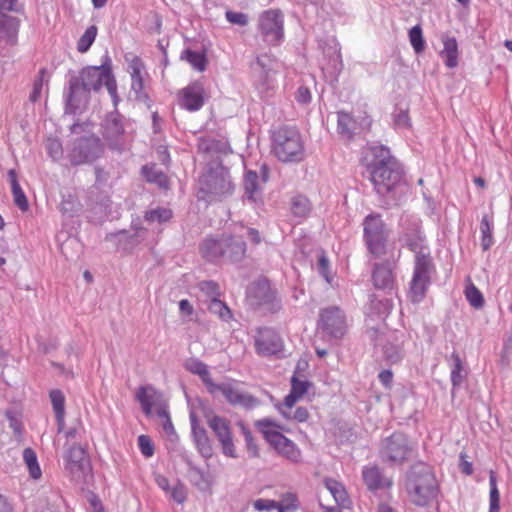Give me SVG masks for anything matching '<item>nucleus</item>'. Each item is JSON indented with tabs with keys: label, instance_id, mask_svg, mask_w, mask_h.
Returning a JSON list of instances; mask_svg holds the SVG:
<instances>
[{
	"label": "nucleus",
	"instance_id": "f257e3e1",
	"mask_svg": "<svg viewBox=\"0 0 512 512\" xmlns=\"http://www.w3.org/2000/svg\"><path fill=\"white\" fill-rule=\"evenodd\" d=\"M365 161L369 179L378 194L385 195L400 184L403 172L388 148L384 146L370 148Z\"/></svg>",
	"mask_w": 512,
	"mask_h": 512
},
{
	"label": "nucleus",
	"instance_id": "f03ea898",
	"mask_svg": "<svg viewBox=\"0 0 512 512\" xmlns=\"http://www.w3.org/2000/svg\"><path fill=\"white\" fill-rule=\"evenodd\" d=\"M256 428L264 440L278 456L291 463H300L303 459L302 451L298 445L283 434V426L270 418L256 421Z\"/></svg>",
	"mask_w": 512,
	"mask_h": 512
},
{
	"label": "nucleus",
	"instance_id": "7ed1b4c3",
	"mask_svg": "<svg viewBox=\"0 0 512 512\" xmlns=\"http://www.w3.org/2000/svg\"><path fill=\"white\" fill-rule=\"evenodd\" d=\"M233 190L228 169L221 162L213 161L199 179L197 196L200 200L212 201L232 194Z\"/></svg>",
	"mask_w": 512,
	"mask_h": 512
},
{
	"label": "nucleus",
	"instance_id": "20e7f679",
	"mask_svg": "<svg viewBox=\"0 0 512 512\" xmlns=\"http://www.w3.org/2000/svg\"><path fill=\"white\" fill-rule=\"evenodd\" d=\"M272 152L282 162H299L304 157L300 133L293 127H279L272 135Z\"/></svg>",
	"mask_w": 512,
	"mask_h": 512
},
{
	"label": "nucleus",
	"instance_id": "39448f33",
	"mask_svg": "<svg viewBox=\"0 0 512 512\" xmlns=\"http://www.w3.org/2000/svg\"><path fill=\"white\" fill-rule=\"evenodd\" d=\"M407 493L410 501L417 506H428L436 500L439 486L430 469L425 467L410 475Z\"/></svg>",
	"mask_w": 512,
	"mask_h": 512
},
{
	"label": "nucleus",
	"instance_id": "423d86ee",
	"mask_svg": "<svg viewBox=\"0 0 512 512\" xmlns=\"http://www.w3.org/2000/svg\"><path fill=\"white\" fill-rule=\"evenodd\" d=\"M363 240L374 258H382L389 252V230L380 214H369L363 221Z\"/></svg>",
	"mask_w": 512,
	"mask_h": 512
},
{
	"label": "nucleus",
	"instance_id": "0eeeda50",
	"mask_svg": "<svg viewBox=\"0 0 512 512\" xmlns=\"http://www.w3.org/2000/svg\"><path fill=\"white\" fill-rule=\"evenodd\" d=\"M80 80L83 88L87 91H98L102 85H105L111 97L115 101L117 100V83L108 57L100 66H89L82 69Z\"/></svg>",
	"mask_w": 512,
	"mask_h": 512
},
{
	"label": "nucleus",
	"instance_id": "6e6552de",
	"mask_svg": "<svg viewBox=\"0 0 512 512\" xmlns=\"http://www.w3.org/2000/svg\"><path fill=\"white\" fill-rule=\"evenodd\" d=\"M413 453L414 448L403 433L395 432L382 441L380 457L390 464L401 465L410 460Z\"/></svg>",
	"mask_w": 512,
	"mask_h": 512
},
{
	"label": "nucleus",
	"instance_id": "1a4fd4ad",
	"mask_svg": "<svg viewBox=\"0 0 512 512\" xmlns=\"http://www.w3.org/2000/svg\"><path fill=\"white\" fill-rule=\"evenodd\" d=\"M258 29L263 41L277 46L284 38V19L281 11L269 9L259 16Z\"/></svg>",
	"mask_w": 512,
	"mask_h": 512
},
{
	"label": "nucleus",
	"instance_id": "9d476101",
	"mask_svg": "<svg viewBox=\"0 0 512 512\" xmlns=\"http://www.w3.org/2000/svg\"><path fill=\"white\" fill-rule=\"evenodd\" d=\"M318 328L333 338H342L348 329L344 312L337 306L322 309L319 316Z\"/></svg>",
	"mask_w": 512,
	"mask_h": 512
},
{
	"label": "nucleus",
	"instance_id": "9b49d317",
	"mask_svg": "<svg viewBox=\"0 0 512 512\" xmlns=\"http://www.w3.org/2000/svg\"><path fill=\"white\" fill-rule=\"evenodd\" d=\"M432 270V261L424 260V258L415 261L409 291L412 302L418 303L425 297L430 284V274Z\"/></svg>",
	"mask_w": 512,
	"mask_h": 512
},
{
	"label": "nucleus",
	"instance_id": "f8f14e48",
	"mask_svg": "<svg viewBox=\"0 0 512 512\" xmlns=\"http://www.w3.org/2000/svg\"><path fill=\"white\" fill-rule=\"evenodd\" d=\"M207 424L219 441L223 454L230 458H236L237 452L229 420L218 415H211L207 416Z\"/></svg>",
	"mask_w": 512,
	"mask_h": 512
},
{
	"label": "nucleus",
	"instance_id": "ddd939ff",
	"mask_svg": "<svg viewBox=\"0 0 512 512\" xmlns=\"http://www.w3.org/2000/svg\"><path fill=\"white\" fill-rule=\"evenodd\" d=\"M205 101V89L201 82L194 81L181 89L178 93L180 107L194 112L202 108Z\"/></svg>",
	"mask_w": 512,
	"mask_h": 512
},
{
	"label": "nucleus",
	"instance_id": "4468645a",
	"mask_svg": "<svg viewBox=\"0 0 512 512\" xmlns=\"http://www.w3.org/2000/svg\"><path fill=\"white\" fill-rule=\"evenodd\" d=\"M255 349L259 355L271 356L282 351L283 342L274 330L260 328L255 338Z\"/></svg>",
	"mask_w": 512,
	"mask_h": 512
},
{
	"label": "nucleus",
	"instance_id": "2eb2a0df",
	"mask_svg": "<svg viewBox=\"0 0 512 512\" xmlns=\"http://www.w3.org/2000/svg\"><path fill=\"white\" fill-rule=\"evenodd\" d=\"M216 391L221 392L225 399L233 406L252 408L258 404L257 398L230 384H216L215 392Z\"/></svg>",
	"mask_w": 512,
	"mask_h": 512
},
{
	"label": "nucleus",
	"instance_id": "dca6fc26",
	"mask_svg": "<svg viewBox=\"0 0 512 512\" xmlns=\"http://www.w3.org/2000/svg\"><path fill=\"white\" fill-rule=\"evenodd\" d=\"M100 146L98 141H84L74 147L70 154L72 165H80L94 161L99 157Z\"/></svg>",
	"mask_w": 512,
	"mask_h": 512
},
{
	"label": "nucleus",
	"instance_id": "f3484780",
	"mask_svg": "<svg viewBox=\"0 0 512 512\" xmlns=\"http://www.w3.org/2000/svg\"><path fill=\"white\" fill-rule=\"evenodd\" d=\"M86 462L87 452L80 445H72L64 455L65 469L72 475L82 473Z\"/></svg>",
	"mask_w": 512,
	"mask_h": 512
},
{
	"label": "nucleus",
	"instance_id": "a211bd4d",
	"mask_svg": "<svg viewBox=\"0 0 512 512\" xmlns=\"http://www.w3.org/2000/svg\"><path fill=\"white\" fill-rule=\"evenodd\" d=\"M20 25L19 18L7 13H0V40L9 45H15L18 40Z\"/></svg>",
	"mask_w": 512,
	"mask_h": 512
},
{
	"label": "nucleus",
	"instance_id": "6ab92c4d",
	"mask_svg": "<svg viewBox=\"0 0 512 512\" xmlns=\"http://www.w3.org/2000/svg\"><path fill=\"white\" fill-rule=\"evenodd\" d=\"M372 282L376 289L392 290L395 286V276L389 263H377L372 272Z\"/></svg>",
	"mask_w": 512,
	"mask_h": 512
},
{
	"label": "nucleus",
	"instance_id": "aec40b11",
	"mask_svg": "<svg viewBox=\"0 0 512 512\" xmlns=\"http://www.w3.org/2000/svg\"><path fill=\"white\" fill-rule=\"evenodd\" d=\"M192 434L198 451L205 457L212 456L213 448L206 430L199 426L194 416H191Z\"/></svg>",
	"mask_w": 512,
	"mask_h": 512
},
{
	"label": "nucleus",
	"instance_id": "412c9836",
	"mask_svg": "<svg viewBox=\"0 0 512 512\" xmlns=\"http://www.w3.org/2000/svg\"><path fill=\"white\" fill-rule=\"evenodd\" d=\"M405 245L410 251L415 253V261H418L421 258H424V260L427 261H432L429 248L425 245L424 238L419 231L407 234L405 236Z\"/></svg>",
	"mask_w": 512,
	"mask_h": 512
},
{
	"label": "nucleus",
	"instance_id": "4be33fe9",
	"mask_svg": "<svg viewBox=\"0 0 512 512\" xmlns=\"http://www.w3.org/2000/svg\"><path fill=\"white\" fill-rule=\"evenodd\" d=\"M311 383L306 380H300L297 376L291 378V390L289 394L284 398L282 404H285L288 408H293L295 404L301 400L304 395L308 392Z\"/></svg>",
	"mask_w": 512,
	"mask_h": 512
},
{
	"label": "nucleus",
	"instance_id": "5701e85b",
	"mask_svg": "<svg viewBox=\"0 0 512 512\" xmlns=\"http://www.w3.org/2000/svg\"><path fill=\"white\" fill-rule=\"evenodd\" d=\"M225 244L226 236L220 239L207 238L201 245V253L210 261L217 260L221 257H225Z\"/></svg>",
	"mask_w": 512,
	"mask_h": 512
},
{
	"label": "nucleus",
	"instance_id": "b1692460",
	"mask_svg": "<svg viewBox=\"0 0 512 512\" xmlns=\"http://www.w3.org/2000/svg\"><path fill=\"white\" fill-rule=\"evenodd\" d=\"M362 476L365 484L370 490H377L392 485L391 480L382 476L381 471L376 466L364 467Z\"/></svg>",
	"mask_w": 512,
	"mask_h": 512
},
{
	"label": "nucleus",
	"instance_id": "393cba45",
	"mask_svg": "<svg viewBox=\"0 0 512 512\" xmlns=\"http://www.w3.org/2000/svg\"><path fill=\"white\" fill-rule=\"evenodd\" d=\"M443 50L440 56L443 58L445 65L452 69L458 65L459 50L456 38L450 36L442 37Z\"/></svg>",
	"mask_w": 512,
	"mask_h": 512
},
{
	"label": "nucleus",
	"instance_id": "a878e982",
	"mask_svg": "<svg viewBox=\"0 0 512 512\" xmlns=\"http://www.w3.org/2000/svg\"><path fill=\"white\" fill-rule=\"evenodd\" d=\"M8 180L11 185L14 204L23 212L29 209L27 197L22 190L17 177V172L14 169L8 171Z\"/></svg>",
	"mask_w": 512,
	"mask_h": 512
},
{
	"label": "nucleus",
	"instance_id": "bb28decb",
	"mask_svg": "<svg viewBox=\"0 0 512 512\" xmlns=\"http://www.w3.org/2000/svg\"><path fill=\"white\" fill-rule=\"evenodd\" d=\"M225 257L230 261L242 259L246 253V244L242 237L226 236Z\"/></svg>",
	"mask_w": 512,
	"mask_h": 512
},
{
	"label": "nucleus",
	"instance_id": "cd10ccee",
	"mask_svg": "<svg viewBox=\"0 0 512 512\" xmlns=\"http://www.w3.org/2000/svg\"><path fill=\"white\" fill-rule=\"evenodd\" d=\"M186 368L191 373L198 375L202 379L210 393H215L216 384L213 382L208 367L205 363L200 360H191L187 363Z\"/></svg>",
	"mask_w": 512,
	"mask_h": 512
},
{
	"label": "nucleus",
	"instance_id": "c85d7f7f",
	"mask_svg": "<svg viewBox=\"0 0 512 512\" xmlns=\"http://www.w3.org/2000/svg\"><path fill=\"white\" fill-rule=\"evenodd\" d=\"M156 396L157 391L150 385L138 388L136 392V400L140 403L141 408L146 415H150L152 413Z\"/></svg>",
	"mask_w": 512,
	"mask_h": 512
},
{
	"label": "nucleus",
	"instance_id": "c756f323",
	"mask_svg": "<svg viewBox=\"0 0 512 512\" xmlns=\"http://www.w3.org/2000/svg\"><path fill=\"white\" fill-rule=\"evenodd\" d=\"M325 487L334 498L335 502L342 508H347L350 505L349 496L344 486L334 479H326Z\"/></svg>",
	"mask_w": 512,
	"mask_h": 512
},
{
	"label": "nucleus",
	"instance_id": "7c9ffc66",
	"mask_svg": "<svg viewBox=\"0 0 512 512\" xmlns=\"http://www.w3.org/2000/svg\"><path fill=\"white\" fill-rule=\"evenodd\" d=\"M49 396L53 406V410L55 412L56 420L58 422V429L59 431H61L64 426L65 396L62 393V391L58 389L52 390Z\"/></svg>",
	"mask_w": 512,
	"mask_h": 512
},
{
	"label": "nucleus",
	"instance_id": "2f4dec72",
	"mask_svg": "<svg viewBox=\"0 0 512 512\" xmlns=\"http://www.w3.org/2000/svg\"><path fill=\"white\" fill-rule=\"evenodd\" d=\"M142 173L147 181L156 183L159 187L167 189L169 179L165 173L156 169V165H146L142 168Z\"/></svg>",
	"mask_w": 512,
	"mask_h": 512
},
{
	"label": "nucleus",
	"instance_id": "473e14b6",
	"mask_svg": "<svg viewBox=\"0 0 512 512\" xmlns=\"http://www.w3.org/2000/svg\"><path fill=\"white\" fill-rule=\"evenodd\" d=\"M278 410L286 420H293L299 423H303L306 422L309 418V412L304 407H298L293 410V408H288L285 406V404H281L278 407Z\"/></svg>",
	"mask_w": 512,
	"mask_h": 512
},
{
	"label": "nucleus",
	"instance_id": "72a5a7b5",
	"mask_svg": "<svg viewBox=\"0 0 512 512\" xmlns=\"http://www.w3.org/2000/svg\"><path fill=\"white\" fill-rule=\"evenodd\" d=\"M181 58L186 60L193 69L199 72H203L207 67V58L204 53L188 49L183 52Z\"/></svg>",
	"mask_w": 512,
	"mask_h": 512
},
{
	"label": "nucleus",
	"instance_id": "f704fd0d",
	"mask_svg": "<svg viewBox=\"0 0 512 512\" xmlns=\"http://www.w3.org/2000/svg\"><path fill=\"white\" fill-rule=\"evenodd\" d=\"M23 460L26 464L29 474L33 479H39L42 475L36 453L31 448H25L23 451Z\"/></svg>",
	"mask_w": 512,
	"mask_h": 512
},
{
	"label": "nucleus",
	"instance_id": "c9c22d12",
	"mask_svg": "<svg viewBox=\"0 0 512 512\" xmlns=\"http://www.w3.org/2000/svg\"><path fill=\"white\" fill-rule=\"evenodd\" d=\"M492 226V219L488 215H484L480 223L481 246L483 250H488L493 244Z\"/></svg>",
	"mask_w": 512,
	"mask_h": 512
},
{
	"label": "nucleus",
	"instance_id": "e433bc0d",
	"mask_svg": "<svg viewBox=\"0 0 512 512\" xmlns=\"http://www.w3.org/2000/svg\"><path fill=\"white\" fill-rule=\"evenodd\" d=\"M258 175L255 171H247L244 178L245 193L252 201H256L259 193Z\"/></svg>",
	"mask_w": 512,
	"mask_h": 512
},
{
	"label": "nucleus",
	"instance_id": "4c0bfd02",
	"mask_svg": "<svg viewBox=\"0 0 512 512\" xmlns=\"http://www.w3.org/2000/svg\"><path fill=\"white\" fill-rule=\"evenodd\" d=\"M490 486V506L489 512H499L500 510V493L497 487L496 474L493 470L489 473Z\"/></svg>",
	"mask_w": 512,
	"mask_h": 512
},
{
	"label": "nucleus",
	"instance_id": "58836bf2",
	"mask_svg": "<svg viewBox=\"0 0 512 512\" xmlns=\"http://www.w3.org/2000/svg\"><path fill=\"white\" fill-rule=\"evenodd\" d=\"M465 296L472 307L476 309L483 307L484 297L480 290L471 281H469L465 288Z\"/></svg>",
	"mask_w": 512,
	"mask_h": 512
},
{
	"label": "nucleus",
	"instance_id": "ea45409f",
	"mask_svg": "<svg viewBox=\"0 0 512 512\" xmlns=\"http://www.w3.org/2000/svg\"><path fill=\"white\" fill-rule=\"evenodd\" d=\"M97 36V27L95 25L89 26L84 34L79 38L77 42V50L80 53H85L89 50L95 38Z\"/></svg>",
	"mask_w": 512,
	"mask_h": 512
},
{
	"label": "nucleus",
	"instance_id": "a19ab883",
	"mask_svg": "<svg viewBox=\"0 0 512 512\" xmlns=\"http://www.w3.org/2000/svg\"><path fill=\"white\" fill-rule=\"evenodd\" d=\"M291 211L297 217H306L310 212L309 200L301 195L295 196L291 202Z\"/></svg>",
	"mask_w": 512,
	"mask_h": 512
},
{
	"label": "nucleus",
	"instance_id": "79ce46f5",
	"mask_svg": "<svg viewBox=\"0 0 512 512\" xmlns=\"http://www.w3.org/2000/svg\"><path fill=\"white\" fill-rule=\"evenodd\" d=\"M409 41L415 53L420 54L425 49V41L423 38L422 28L416 25L409 30Z\"/></svg>",
	"mask_w": 512,
	"mask_h": 512
},
{
	"label": "nucleus",
	"instance_id": "37998d69",
	"mask_svg": "<svg viewBox=\"0 0 512 512\" xmlns=\"http://www.w3.org/2000/svg\"><path fill=\"white\" fill-rule=\"evenodd\" d=\"M208 310L211 313L216 314L223 321H229L232 318V313L229 307L222 302L220 298L211 301L208 304Z\"/></svg>",
	"mask_w": 512,
	"mask_h": 512
},
{
	"label": "nucleus",
	"instance_id": "c03bdc74",
	"mask_svg": "<svg viewBox=\"0 0 512 512\" xmlns=\"http://www.w3.org/2000/svg\"><path fill=\"white\" fill-rule=\"evenodd\" d=\"M47 75L48 71L46 68H41L39 70L38 75L34 80L33 90L30 94V100L32 102H37L39 100L44 83H48Z\"/></svg>",
	"mask_w": 512,
	"mask_h": 512
},
{
	"label": "nucleus",
	"instance_id": "a18cd8bd",
	"mask_svg": "<svg viewBox=\"0 0 512 512\" xmlns=\"http://www.w3.org/2000/svg\"><path fill=\"white\" fill-rule=\"evenodd\" d=\"M277 504L279 512H295L299 506L296 494L291 492L284 494Z\"/></svg>",
	"mask_w": 512,
	"mask_h": 512
},
{
	"label": "nucleus",
	"instance_id": "49530a36",
	"mask_svg": "<svg viewBox=\"0 0 512 512\" xmlns=\"http://www.w3.org/2000/svg\"><path fill=\"white\" fill-rule=\"evenodd\" d=\"M338 128L342 134L351 137L354 129V120L351 114L344 111L338 112Z\"/></svg>",
	"mask_w": 512,
	"mask_h": 512
},
{
	"label": "nucleus",
	"instance_id": "de8ad7c7",
	"mask_svg": "<svg viewBox=\"0 0 512 512\" xmlns=\"http://www.w3.org/2000/svg\"><path fill=\"white\" fill-rule=\"evenodd\" d=\"M238 426L241 429V432L244 436L247 452L250 457H258L259 456V448L253 438L251 431L243 424L239 423Z\"/></svg>",
	"mask_w": 512,
	"mask_h": 512
},
{
	"label": "nucleus",
	"instance_id": "09e8293b",
	"mask_svg": "<svg viewBox=\"0 0 512 512\" xmlns=\"http://www.w3.org/2000/svg\"><path fill=\"white\" fill-rule=\"evenodd\" d=\"M172 218V211L167 208H157L146 213L145 219L149 222H167Z\"/></svg>",
	"mask_w": 512,
	"mask_h": 512
},
{
	"label": "nucleus",
	"instance_id": "8fccbe9b",
	"mask_svg": "<svg viewBox=\"0 0 512 512\" xmlns=\"http://www.w3.org/2000/svg\"><path fill=\"white\" fill-rule=\"evenodd\" d=\"M199 289L206 295L209 303L221 296V292L217 283L213 281H204L199 284Z\"/></svg>",
	"mask_w": 512,
	"mask_h": 512
},
{
	"label": "nucleus",
	"instance_id": "3c124183",
	"mask_svg": "<svg viewBox=\"0 0 512 512\" xmlns=\"http://www.w3.org/2000/svg\"><path fill=\"white\" fill-rule=\"evenodd\" d=\"M396 129H410L412 127L408 110H399L393 116Z\"/></svg>",
	"mask_w": 512,
	"mask_h": 512
},
{
	"label": "nucleus",
	"instance_id": "603ef678",
	"mask_svg": "<svg viewBox=\"0 0 512 512\" xmlns=\"http://www.w3.org/2000/svg\"><path fill=\"white\" fill-rule=\"evenodd\" d=\"M126 60L128 61V72L130 76L133 74L138 75V73H143L145 66L142 60L136 55H126Z\"/></svg>",
	"mask_w": 512,
	"mask_h": 512
},
{
	"label": "nucleus",
	"instance_id": "864d4df0",
	"mask_svg": "<svg viewBox=\"0 0 512 512\" xmlns=\"http://www.w3.org/2000/svg\"><path fill=\"white\" fill-rule=\"evenodd\" d=\"M138 446H139V449L141 451V453L149 458V457H152L153 454H154V445L150 439L149 436L147 435H140L138 437Z\"/></svg>",
	"mask_w": 512,
	"mask_h": 512
},
{
	"label": "nucleus",
	"instance_id": "5fc2aeb1",
	"mask_svg": "<svg viewBox=\"0 0 512 512\" xmlns=\"http://www.w3.org/2000/svg\"><path fill=\"white\" fill-rule=\"evenodd\" d=\"M455 358V365L454 368L451 371V382L453 386H459L463 382L464 376L462 374L463 367L462 362L458 355L454 356Z\"/></svg>",
	"mask_w": 512,
	"mask_h": 512
},
{
	"label": "nucleus",
	"instance_id": "6e6d98bb",
	"mask_svg": "<svg viewBox=\"0 0 512 512\" xmlns=\"http://www.w3.org/2000/svg\"><path fill=\"white\" fill-rule=\"evenodd\" d=\"M226 19L231 24L239 25V26H245L248 23V17L246 14L242 12H235V11H227L226 12Z\"/></svg>",
	"mask_w": 512,
	"mask_h": 512
},
{
	"label": "nucleus",
	"instance_id": "4d7b16f0",
	"mask_svg": "<svg viewBox=\"0 0 512 512\" xmlns=\"http://www.w3.org/2000/svg\"><path fill=\"white\" fill-rule=\"evenodd\" d=\"M18 0H0V13L19 12Z\"/></svg>",
	"mask_w": 512,
	"mask_h": 512
},
{
	"label": "nucleus",
	"instance_id": "13d9d810",
	"mask_svg": "<svg viewBox=\"0 0 512 512\" xmlns=\"http://www.w3.org/2000/svg\"><path fill=\"white\" fill-rule=\"evenodd\" d=\"M131 87L132 90L136 94H141L144 91V79H143V73H138V75L133 74L131 75Z\"/></svg>",
	"mask_w": 512,
	"mask_h": 512
},
{
	"label": "nucleus",
	"instance_id": "bf43d9fd",
	"mask_svg": "<svg viewBox=\"0 0 512 512\" xmlns=\"http://www.w3.org/2000/svg\"><path fill=\"white\" fill-rule=\"evenodd\" d=\"M254 507L259 510H272V509H278V504L274 500H268V499H258L254 503Z\"/></svg>",
	"mask_w": 512,
	"mask_h": 512
},
{
	"label": "nucleus",
	"instance_id": "052dcab7",
	"mask_svg": "<svg viewBox=\"0 0 512 512\" xmlns=\"http://www.w3.org/2000/svg\"><path fill=\"white\" fill-rule=\"evenodd\" d=\"M171 497L178 503H183L186 499V492L182 485H177L172 488Z\"/></svg>",
	"mask_w": 512,
	"mask_h": 512
},
{
	"label": "nucleus",
	"instance_id": "680f3d73",
	"mask_svg": "<svg viewBox=\"0 0 512 512\" xmlns=\"http://www.w3.org/2000/svg\"><path fill=\"white\" fill-rule=\"evenodd\" d=\"M296 100L299 103H308L311 100V93L306 87H299L296 93Z\"/></svg>",
	"mask_w": 512,
	"mask_h": 512
},
{
	"label": "nucleus",
	"instance_id": "e2e57ef3",
	"mask_svg": "<svg viewBox=\"0 0 512 512\" xmlns=\"http://www.w3.org/2000/svg\"><path fill=\"white\" fill-rule=\"evenodd\" d=\"M179 311L184 316H191L194 312V308L187 299H182L179 302Z\"/></svg>",
	"mask_w": 512,
	"mask_h": 512
},
{
	"label": "nucleus",
	"instance_id": "0e129e2a",
	"mask_svg": "<svg viewBox=\"0 0 512 512\" xmlns=\"http://www.w3.org/2000/svg\"><path fill=\"white\" fill-rule=\"evenodd\" d=\"M379 380L385 387H390L393 380V373L391 370H382L379 374Z\"/></svg>",
	"mask_w": 512,
	"mask_h": 512
},
{
	"label": "nucleus",
	"instance_id": "69168bd1",
	"mask_svg": "<svg viewBox=\"0 0 512 512\" xmlns=\"http://www.w3.org/2000/svg\"><path fill=\"white\" fill-rule=\"evenodd\" d=\"M158 486L164 491H168L169 489V480L164 476H158L156 479Z\"/></svg>",
	"mask_w": 512,
	"mask_h": 512
},
{
	"label": "nucleus",
	"instance_id": "338daca9",
	"mask_svg": "<svg viewBox=\"0 0 512 512\" xmlns=\"http://www.w3.org/2000/svg\"><path fill=\"white\" fill-rule=\"evenodd\" d=\"M318 264L322 274L325 275L329 264L328 259L325 256H321L318 260Z\"/></svg>",
	"mask_w": 512,
	"mask_h": 512
},
{
	"label": "nucleus",
	"instance_id": "774afa93",
	"mask_svg": "<svg viewBox=\"0 0 512 512\" xmlns=\"http://www.w3.org/2000/svg\"><path fill=\"white\" fill-rule=\"evenodd\" d=\"M0 512H11L10 505L2 495H0Z\"/></svg>",
	"mask_w": 512,
	"mask_h": 512
}]
</instances>
